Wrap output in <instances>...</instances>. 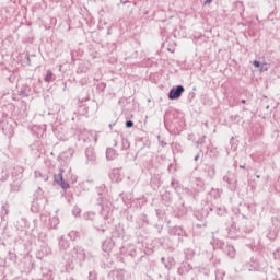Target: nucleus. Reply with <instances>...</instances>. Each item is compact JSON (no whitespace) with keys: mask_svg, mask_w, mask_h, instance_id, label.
Masks as SVG:
<instances>
[{"mask_svg":"<svg viewBox=\"0 0 280 280\" xmlns=\"http://www.w3.org/2000/svg\"><path fill=\"white\" fill-rule=\"evenodd\" d=\"M8 259H9L10 261H13V264H16V259H19V257L16 256L15 253L9 252V254H8Z\"/></svg>","mask_w":280,"mask_h":280,"instance_id":"e433bc0d","label":"nucleus"},{"mask_svg":"<svg viewBox=\"0 0 280 280\" xmlns=\"http://www.w3.org/2000/svg\"><path fill=\"white\" fill-rule=\"evenodd\" d=\"M230 143H231V150H237V143L235 142V138H231L230 140Z\"/></svg>","mask_w":280,"mask_h":280,"instance_id":"a18cd8bd","label":"nucleus"},{"mask_svg":"<svg viewBox=\"0 0 280 280\" xmlns=\"http://www.w3.org/2000/svg\"><path fill=\"white\" fill-rule=\"evenodd\" d=\"M89 280H97V271L93 270L89 272Z\"/></svg>","mask_w":280,"mask_h":280,"instance_id":"79ce46f5","label":"nucleus"},{"mask_svg":"<svg viewBox=\"0 0 280 280\" xmlns=\"http://www.w3.org/2000/svg\"><path fill=\"white\" fill-rule=\"evenodd\" d=\"M199 159H200V154H197V155H195L194 161L198 162Z\"/></svg>","mask_w":280,"mask_h":280,"instance_id":"680f3d73","label":"nucleus"},{"mask_svg":"<svg viewBox=\"0 0 280 280\" xmlns=\"http://www.w3.org/2000/svg\"><path fill=\"white\" fill-rule=\"evenodd\" d=\"M223 253L230 257V259H235V255H237V250L235 249V246H233L230 243H226Z\"/></svg>","mask_w":280,"mask_h":280,"instance_id":"4468645a","label":"nucleus"},{"mask_svg":"<svg viewBox=\"0 0 280 280\" xmlns=\"http://www.w3.org/2000/svg\"><path fill=\"white\" fill-rule=\"evenodd\" d=\"M210 211L212 213H215L217 215H225L226 214V208L220 206H212V207H209Z\"/></svg>","mask_w":280,"mask_h":280,"instance_id":"412c9836","label":"nucleus"},{"mask_svg":"<svg viewBox=\"0 0 280 280\" xmlns=\"http://www.w3.org/2000/svg\"><path fill=\"white\" fill-rule=\"evenodd\" d=\"M35 178H40L44 183H47V180H49V175L40 171H35Z\"/></svg>","mask_w":280,"mask_h":280,"instance_id":"cd10ccee","label":"nucleus"},{"mask_svg":"<svg viewBox=\"0 0 280 280\" xmlns=\"http://www.w3.org/2000/svg\"><path fill=\"white\" fill-rule=\"evenodd\" d=\"M139 226H145L150 224V220L148 219L147 214H140L139 220H138Z\"/></svg>","mask_w":280,"mask_h":280,"instance_id":"a878e982","label":"nucleus"},{"mask_svg":"<svg viewBox=\"0 0 280 280\" xmlns=\"http://www.w3.org/2000/svg\"><path fill=\"white\" fill-rule=\"evenodd\" d=\"M54 80H55L54 72L51 70H47L44 81L54 82Z\"/></svg>","mask_w":280,"mask_h":280,"instance_id":"473e14b6","label":"nucleus"},{"mask_svg":"<svg viewBox=\"0 0 280 280\" xmlns=\"http://www.w3.org/2000/svg\"><path fill=\"white\" fill-rule=\"evenodd\" d=\"M96 194H98V197L104 196V194H106V186L101 185V186L96 187Z\"/></svg>","mask_w":280,"mask_h":280,"instance_id":"f704fd0d","label":"nucleus"},{"mask_svg":"<svg viewBox=\"0 0 280 280\" xmlns=\"http://www.w3.org/2000/svg\"><path fill=\"white\" fill-rule=\"evenodd\" d=\"M125 275H126V270L115 269V270H112L108 273V279H110V280H124Z\"/></svg>","mask_w":280,"mask_h":280,"instance_id":"9d476101","label":"nucleus"},{"mask_svg":"<svg viewBox=\"0 0 280 280\" xmlns=\"http://www.w3.org/2000/svg\"><path fill=\"white\" fill-rule=\"evenodd\" d=\"M73 213H74L75 215H78V214L80 213V211H73Z\"/></svg>","mask_w":280,"mask_h":280,"instance_id":"774afa93","label":"nucleus"},{"mask_svg":"<svg viewBox=\"0 0 280 280\" xmlns=\"http://www.w3.org/2000/svg\"><path fill=\"white\" fill-rule=\"evenodd\" d=\"M178 275L185 277V275L194 273V267L189 262H182L179 268L177 269Z\"/></svg>","mask_w":280,"mask_h":280,"instance_id":"1a4fd4ad","label":"nucleus"},{"mask_svg":"<svg viewBox=\"0 0 280 280\" xmlns=\"http://www.w3.org/2000/svg\"><path fill=\"white\" fill-rule=\"evenodd\" d=\"M85 158H86V165H93L95 163V149L92 147H89L85 149Z\"/></svg>","mask_w":280,"mask_h":280,"instance_id":"9b49d317","label":"nucleus"},{"mask_svg":"<svg viewBox=\"0 0 280 280\" xmlns=\"http://www.w3.org/2000/svg\"><path fill=\"white\" fill-rule=\"evenodd\" d=\"M84 220H95V212H86L84 214Z\"/></svg>","mask_w":280,"mask_h":280,"instance_id":"ea45409f","label":"nucleus"},{"mask_svg":"<svg viewBox=\"0 0 280 280\" xmlns=\"http://www.w3.org/2000/svg\"><path fill=\"white\" fill-rule=\"evenodd\" d=\"M113 126H115V122L109 124V128L113 129Z\"/></svg>","mask_w":280,"mask_h":280,"instance_id":"e2e57ef3","label":"nucleus"},{"mask_svg":"<svg viewBox=\"0 0 280 280\" xmlns=\"http://www.w3.org/2000/svg\"><path fill=\"white\" fill-rule=\"evenodd\" d=\"M80 84H81V86H84L86 84V79H81Z\"/></svg>","mask_w":280,"mask_h":280,"instance_id":"13d9d810","label":"nucleus"},{"mask_svg":"<svg viewBox=\"0 0 280 280\" xmlns=\"http://www.w3.org/2000/svg\"><path fill=\"white\" fill-rule=\"evenodd\" d=\"M191 280H205L202 278H200L199 276L196 275V277H194Z\"/></svg>","mask_w":280,"mask_h":280,"instance_id":"052dcab7","label":"nucleus"},{"mask_svg":"<svg viewBox=\"0 0 280 280\" xmlns=\"http://www.w3.org/2000/svg\"><path fill=\"white\" fill-rule=\"evenodd\" d=\"M114 247H115V242H113V238H106L102 243V250L104 253H110V250H113Z\"/></svg>","mask_w":280,"mask_h":280,"instance_id":"f3484780","label":"nucleus"},{"mask_svg":"<svg viewBox=\"0 0 280 280\" xmlns=\"http://www.w3.org/2000/svg\"><path fill=\"white\" fill-rule=\"evenodd\" d=\"M11 172H12V167H10L8 165L2 166V168L0 171L1 183H5V180H8V178H10Z\"/></svg>","mask_w":280,"mask_h":280,"instance_id":"2eb2a0df","label":"nucleus"},{"mask_svg":"<svg viewBox=\"0 0 280 280\" xmlns=\"http://www.w3.org/2000/svg\"><path fill=\"white\" fill-rule=\"evenodd\" d=\"M96 205L98 207H101V212L100 214L103 218V223H95L94 224V229H96V231H101V233H106V231H108V226L106 225V220L108 219V205H110L108 202V199H106L105 196H101L96 199Z\"/></svg>","mask_w":280,"mask_h":280,"instance_id":"f257e3e1","label":"nucleus"},{"mask_svg":"<svg viewBox=\"0 0 280 280\" xmlns=\"http://www.w3.org/2000/svg\"><path fill=\"white\" fill-rule=\"evenodd\" d=\"M97 90H98V91H102V92L104 93V91H106V83H100V84L97 85Z\"/></svg>","mask_w":280,"mask_h":280,"instance_id":"de8ad7c7","label":"nucleus"},{"mask_svg":"<svg viewBox=\"0 0 280 280\" xmlns=\"http://www.w3.org/2000/svg\"><path fill=\"white\" fill-rule=\"evenodd\" d=\"M226 244L223 241L217 240V248L224 250Z\"/></svg>","mask_w":280,"mask_h":280,"instance_id":"37998d69","label":"nucleus"},{"mask_svg":"<svg viewBox=\"0 0 280 280\" xmlns=\"http://www.w3.org/2000/svg\"><path fill=\"white\" fill-rule=\"evenodd\" d=\"M116 156H117V151H115V149L113 148H107L106 150L107 161H115Z\"/></svg>","mask_w":280,"mask_h":280,"instance_id":"b1692460","label":"nucleus"},{"mask_svg":"<svg viewBox=\"0 0 280 280\" xmlns=\"http://www.w3.org/2000/svg\"><path fill=\"white\" fill-rule=\"evenodd\" d=\"M80 110H81L82 115H86L89 113V106L82 105L80 107Z\"/></svg>","mask_w":280,"mask_h":280,"instance_id":"49530a36","label":"nucleus"},{"mask_svg":"<svg viewBox=\"0 0 280 280\" xmlns=\"http://www.w3.org/2000/svg\"><path fill=\"white\" fill-rule=\"evenodd\" d=\"M60 224V219L58 217H52L49 219L48 229H58V225Z\"/></svg>","mask_w":280,"mask_h":280,"instance_id":"393cba45","label":"nucleus"},{"mask_svg":"<svg viewBox=\"0 0 280 280\" xmlns=\"http://www.w3.org/2000/svg\"><path fill=\"white\" fill-rule=\"evenodd\" d=\"M59 248L61 250H67L69 248V241L65 240L63 236L59 240Z\"/></svg>","mask_w":280,"mask_h":280,"instance_id":"c756f323","label":"nucleus"},{"mask_svg":"<svg viewBox=\"0 0 280 280\" xmlns=\"http://www.w3.org/2000/svg\"><path fill=\"white\" fill-rule=\"evenodd\" d=\"M161 262L166 268V270H172V267L174 266V258L165 259V257H162Z\"/></svg>","mask_w":280,"mask_h":280,"instance_id":"5701e85b","label":"nucleus"},{"mask_svg":"<svg viewBox=\"0 0 280 280\" xmlns=\"http://www.w3.org/2000/svg\"><path fill=\"white\" fill-rule=\"evenodd\" d=\"M121 145H122V150H129L130 149V141H128V139L122 138Z\"/></svg>","mask_w":280,"mask_h":280,"instance_id":"4c0bfd02","label":"nucleus"},{"mask_svg":"<svg viewBox=\"0 0 280 280\" xmlns=\"http://www.w3.org/2000/svg\"><path fill=\"white\" fill-rule=\"evenodd\" d=\"M14 124L12 118L0 119V132L4 133L5 137H12L14 135Z\"/></svg>","mask_w":280,"mask_h":280,"instance_id":"20e7f679","label":"nucleus"},{"mask_svg":"<svg viewBox=\"0 0 280 280\" xmlns=\"http://www.w3.org/2000/svg\"><path fill=\"white\" fill-rule=\"evenodd\" d=\"M158 140L162 148H165V145H167V142H165L164 140H161V136H158Z\"/></svg>","mask_w":280,"mask_h":280,"instance_id":"603ef678","label":"nucleus"},{"mask_svg":"<svg viewBox=\"0 0 280 280\" xmlns=\"http://www.w3.org/2000/svg\"><path fill=\"white\" fill-rule=\"evenodd\" d=\"M125 126H126V128H132L135 126V121L126 120Z\"/></svg>","mask_w":280,"mask_h":280,"instance_id":"8fccbe9b","label":"nucleus"},{"mask_svg":"<svg viewBox=\"0 0 280 280\" xmlns=\"http://www.w3.org/2000/svg\"><path fill=\"white\" fill-rule=\"evenodd\" d=\"M38 196L36 194H34V201H33V205H38Z\"/></svg>","mask_w":280,"mask_h":280,"instance_id":"5fc2aeb1","label":"nucleus"},{"mask_svg":"<svg viewBox=\"0 0 280 280\" xmlns=\"http://www.w3.org/2000/svg\"><path fill=\"white\" fill-rule=\"evenodd\" d=\"M203 175L207 176V178H213L215 176V166L213 165H205Z\"/></svg>","mask_w":280,"mask_h":280,"instance_id":"a211bd4d","label":"nucleus"},{"mask_svg":"<svg viewBox=\"0 0 280 280\" xmlns=\"http://www.w3.org/2000/svg\"><path fill=\"white\" fill-rule=\"evenodd\" d=\"M253 66L255 67V69H260V67H261V61L254 60V61H253Z\"/></svg>","mask_w":280,"mask_h":280,"instance_id":"3c124183","label":"nucleus"},{"mask_svg":"<svg viewBox=\"0 0 280 280\" xmlns=\"http://www.w3.org/2000/svg\"><path fill=\"white\" fill-rule=\"evenodd\" d=\"M205 139H207V136H202L198 139V141L195 142L196 148H200V145L205 144Z\"/></svg>","mask_w":280,"mask_h":280,"instance_id":"58836bf2","label":"nucleus"},{"mask_svg":"<svg viewBox=\"0 0 280 280\" xmlns=\"http://www.w3.org/2000/svg\"><path fill=\"white\" fill-rule=\"evenodd\" d=\"M260 71H268V65L267 63H262L260 66Z\"/></svg>","mask_w":280,"mask_h":280,"instance_id":"864d4df0","label":"nucleus"},{"mask_svg":"<svg viewBox=\"0 0 280 280\" xmlns=\"http://www.w3.org/2000/svg\"><path fill=\"white\" fill-rule=\"evenodd\" d=\"M194 215L198 220H205V217L208 215L207 209L206 210L203 209L202 212L201 211H195Z\"/></svg>","mask_w":280,"mask_h":280,"instance_id":"2f4dec72","label":"nucleus"},{"mask_svg":"<svg viewBox=\"0 0 280 280\" xmlns=\"http://www.w3.org/2000/svg\"><path fill=\"white\" fill-rule=\"evenodd\" d=\"M183 93H185V86L179 84V85L173 86L170 90L167 97L168 100H180V97H183Z\"/></svg>","mask_w":280,"mask_h":280,"instance_id":"6e6552de","label":"nucleus"},{"mask_svg":"<svg viewBox=\"0 0 280 280\" xmlns=\"http://www.w3.org/2000/svg\"><path fill=\"white\" fill-rule=\"evenodd\" d=\"M209 275H211V269L209 267H200L197 277L207 280L209 279Z\"/></svg>","mask_w":280,"mask_h":280,"instance_id":"6ab92c4d","label":"nucleus"},{"mask_svg":"<svg viewBox=\"0 0 280 280\" xmlns=\"http://www.w3.org/2000/svg\"><path fill=\"white\" fill-rule=\"evenodd\" d=\"M231 119L234 124H240V121H242V117L240 115H233L231 116Z\"/></svg>","mask_w":280,"mask_h":280,"instance_id":"c03bdc74","label":"nucleus"},{"mask_svg":"<svg viewBox=\"0 0 280 280\" xmlns=\"http://www.w3.org/2000/svg\"><path fill=\"white\" fill-rule=\"evenodd\" d=\"M62 174H65V170L59 168V173L54 175V182L56 183V185L61 187V189L67 191V189H69V187H71V185L65 180V177L62 176Z\"/></svg>","mask_w":280,"mask_h":280,"instance_id":"0eeeda50","label":"nucleus"},{"mask_svg":"<svg viewBox=\"0 0 280 280\" xmlns=\"http://www.w3.org/2000/svg\"><path fill=\"white\" fill-rule=\"evenodd\" d=\"M241 104H246V100H241Z\"/></svg>","mask_w":280,"mask_h":280,"instance_id":"0e129e2a","label":"nucleus"},{"mask_svg":"<svg viewBox=\"0 0 280 280\" xmlns=\"http://www.w3.org/2000/svg\"><path fill=\"white\" fill-rule=\"evenodd\" d=\"M11 176L12 180H21L23 178V167L11 168Z\"/></svg>","mask_w":280,"mask_h":280,"instance_id":"dca6fc26","label":"nucleus"},{"mask_svg":"<svg viewBox=\"0 0 280 280\" xmlns=\"http://www.w3.org/2000/svg\"><path fill=\"white\" fill-rule=\"evenodd\" d=\"M209 3H213V0H206L203 5H209Z\"/></svg>","mask_w":280,"mask_h":280,"instance_id":"bf43d9fd","label":"nucleus"},{"mask_svg":"<svg viewBox=\"0 0 280 280\" xmlns=\"http://www.w3.org/2000/svg\"><path fill=\"white\" fill-rule=\"evenodd\" d=\"M73 213H74L75 215H78V214L80 213V211H73Z\"/></svg>","mask_w":280,"mask_h":280,"instance_id":"338daca9","label":"nucleus"},{"mask_svg":"<svg viewBox=\"0 0 280 280\" xmlns=\"http://www.w3.org/2000/svg\"><path fill=\"white\" fill-rule=\"evenodd\" d=\"M178 185H179V183L176 182V179H173V180L171 182V187H173V189H178Z\"/></svg>","mask_w":280,"mask_h":280,"instance_id":"09e8293b","label":"nucleus"},{"mask_svg":"<svg viewBox=\"0 0 280 280\" xmlns=\"http://www.w3.org/2000/svg\"><path fill=\"white\" fill-rule=\"evenodd\" d=\"M171 235L179 237V242H183V237H187V232L185 231V229H183V226H174L171 230Z\"/></svg>","mask_w":280,"mask_h":280,"instance_id":"f8f14e48","label":"nucleus"},{"mask_svg":"<svg viewBox=\"0 0 280 280\" xmlns=\"http://www.w3.org/2000/svg\"><path fill=\"white\" fill-rule=\"evenodd\" d=\"M19 95L21 97H30V86H25L24 89L20 90Z\"/></svg>","mask_w":280,"mask_h":280,"instance_id":"72a5a7b5","label":"nucleus"},{"mask_svg":"<svg viewBox=\"0 0 280 280\" xmlns=\"http://www.w3.org/2000/svg\"><path fill=\"white\" fill-rule=\"evenodd\" d=\"M37 196H43V188L38 187L36 190Z\"/></svg>","mask_w":280,"mask_h":280,"instance_id":"6e6d98bb","label":"nucleus"},{"mask_svg":"<svg viewBox=\"0 0 280 280\" xmlns=\"http://www.w3.org/2000/svg\"><path fill=\"white\" fill-rule=\"evenodd\" d=\"M184 254H185V259H187V260H191L196 256V252H194V249H191V248H186L184 250Z\"/></svg>","mask_w":280,"mask_h":280,"instance_id":"c85d7f7f","label":"nucleus"},{"mask_svg":"<svg viewBox=\"0 0 280 280\" xmlns=\"http://www.w3.org/2000/svg\"><path fill=\"white\" fill-rule=\"evenodd\" d=\"M22 184H23L22 180L13 179V183L10 184L11 191H13L14 194L21 191V185Z\"/></svg>","mask_w":280,"mask_h":280,"instance_id":"4be33fe9","label":"nucleus"},{"mask_svg":"<svg viewBox=\"0 0 280 280\" xmlns=\"http://www.w3.org/2000/svg\"><path fill=\"white\" fill-rule=\"evenodd\" d=\"M245 268L248 272H268V260L261 256L253 257Z\"/></svg>","mask_w":280,"mask_h":280,"instance_id":"7ed1b4c3","label":"nucleus"},{"mask_svg":"<svg viewBox=\"0 0 280 280\" xmlns=\"http://www.w3.org/2000/svg\"><path fill=\"white\" fill-rule=\"evenodd\" d=\"M31 148H32V150H35L36 144H32Z\"/></svg>","mask_w":280,"mask_h":280,"instance_id":"69168bd1","label":"nucleus"},{"mask_svg":"<svg viewBox=\"0 0 280 280\" xmlns=\"http://www.w3.org/2000/svg\"><path fill=\"white\" fill-rule=\"evenodd\" d=\"M8 213H10V211L8 210V207L2 206V210H1V213H0L1 219L5 220V218L8 217Z\"/></svg>","mask_w":280,"mask_h":280,"instance_id":"c9c22d12","label":"nucleus"},{"mask_svg":"<svg viewBox=\"0 0 280 280\" xmlns=\"http://www.w3.org/2000/svg\"><path fill=\"white\" fill-rule=\"evenodd\" d=\"M223 180L224 183H228V187L231 191H235V189H237V176L234 172L229 171L223 176Z\"/></svg>","mask_w":280,"mask_h":280,"instance_id":"423d86ee","label":"nucleus"},{"mask_svg":"<svg viewBox=\"0 0 280 280\" xmlns=\"http://www.w3.org/2000/svg\"><path fill=\"white\" fill-rule=\"evenodd\" d=\"M14 226L16 231L20 232V240H23V237H27V229H30V223L27 222V219H18L14 223Z\"/></svg>","mask_w":280,"mask_h":280,"instance_id":"39448f33","label":"nucleus"},{"mask_svg":"<svg viewBox=\"0 0 280 280\" xmlns=\"http://www.w3.org/2000/svg\"><path fill=\"white\" fill-rule=\"evenodd\" d=\"M195 185H196L195 189L197 191H205V182H202L201 178H196L195 179Z\"/></svg>","mask_w":280,"mask_h":280,"instance_id":"bb28decb","label":"nucleus"},{"mask_svg":"<svg viewBox=\"0 0 280 280\" xmlns=\"http://www.w3.org/2000/svg\"><path fill=\"white\" fill-rule=\"evenodd\" d=\"M71 257H72V261L68 266L70 270H73V268H75V265L73 264V261H79L80 266H82V261H86V259H93V254H91L90 252H86V249H84L81 246H75L71 250Z\"/></svg>","mask_w":280,"mask_h":280,"instance_id":"f03ea898","label":"nucleus"},{"mask_svg":"<svg viewBox=\"0 0 280 280\" xmlns=\"http://www.w3.org/2000/svg\"><path fill=\"white\" fill-rule=\"evenodd\" d=\"M228 237H230V240H240V237H246V235H244V233H242V231H240L235 228H231L228 231Z\"/></svg>","mask_w":280,"mask_h":280,"instance_id":"ddd939ff","label":"nucleus"},{"mask_svg":"<svg viewBox=\"0 0 280 280\" xmlns=\"http://www.w3.org/2000/svg\"><path fill=\"white\" fill-rule=\"evenodd\" d=\"M273 259H275V261H280V247H278V248L273 252Z\"/></svg>","mask_w":280,"mask_h":280,"instance_id":"a19ab883","label":"nucleus"},{"mask_svg":"<svg viewBox=\"0 0 280 280\" xmlns=\"http://www.w3.org/2000/svg\"><path fill=\"white\" fill-rule=\"evenodd\" d=\"M125 253L132 259H135V257H137V255H139V252L137 250V246H135L132 244H129L126 246Z\"/></svg>","mask_w":280,"mask_h":280,"instance_id":"aec40b11","label":"nucleus"},{"mask_svg":"<svg viewBox=\"0 0 280 280\" xmlns=\"http://www.w3.org/2000/svg\"><path fill=\"white\" fill-rule=\"evenodd\" d=\"M212 264H213V267L217 268L218 264H220V259H215L214 261H212Z\"/></svg>","mask_w":280,"mask_h":280,"instance_id":"4d7b16f0","label":"nucleus"},{"mask_svg":"<svg viewBox=\"0 0 280 280\" xmlns=\"http://www.w3.org/2000/svg\"><path fill=\"white\" fill-rule=\"evenodd\" d=\"M39 280H54V271L49 270L43 272L42 278Z\"/></svg>","mask_w":280,"mask_h":280,"instance_id":"7c9ffc66","label":"nucleus"}]
</instances>
